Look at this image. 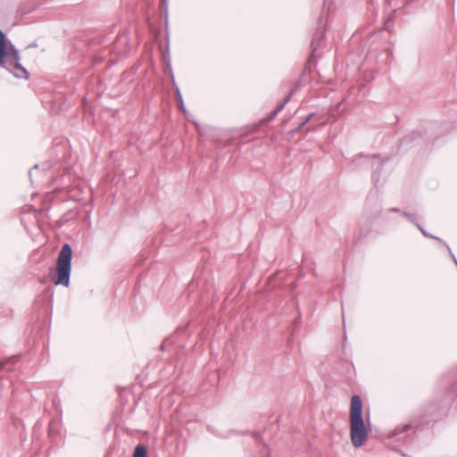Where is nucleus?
<instances>
[{
    "instance_id": "nucleus-1",
    "label": "nucleus",
    "mask_w": 457,
    "mask_h": 457,
    "mask_svg": "<svg viewBox=\"0 0 457 457\" xmlns=\"http://www.w3.org/2000/svg\"><path fill=\"white\" fill-rule=\"evenodd\" d=\"M369 436V429L363 418V405L360 395H354L351 398L350 405V437L354 447L364 445Z\"/></svg>"
},
{
    "instance_id": "nucleus-2",
    "label": "nucleus",
    "mask_w": 457,
    "mask_h": 457,
    "mask_svg": "<svg viewBox=\"0 0 457 457\" xmlns=\"http://www.w3.org/2000/svg\"><path fill=\"white\" fill-rule=\"evenodd\" d=\"M12 53L7 52L6 37L0 29V65L12 72L18 79H28L29 75L26 68L21 64L19 51L12 44Z\"/></svg>"
},
{
    "instance_id": "nucleus-3",
    "label": "nucleus",
    "mask_w": 457,
    "mask_h": 457,
    "mask_svg": "<svg viewBox=\"0 0 457 457\" xmlns=\"http://www.w3.org/2000/svg\"><path fill=\"white\" fill-rule=\"evenodd\" d=\"M72 248L70 244H64L59 252L56 261V286L69 287L71 274Z\"/></svg>"
},
{
    "instance_id": "nucleus-4",
    "label": "nucleus",
    "mask_w": 457,
    "mask_h": 457,
    "mask_svg": "<svg viewBox=\"0 0 457 457\" xmlns=\"http://www.w3.org/2000/svg\"><path fill=\"white\" fill-rule=\"evenodd\" d=\"M412 429L411 424H404L397 426L389 435L387 443L391 442H404L409 436V432Z\"/></svg>"
},
{
    "instance_id": "nucleus-5",
    "label": "nucleus",
    "mask_w": 457,
    "mask_h": 457,
    "mask_svg": "<svg viewBox=\"0 0 457 457\" xmlns=\"http://www.w3.org/2000/svg\"><path fill=\"white\" fill-rule=\"evenodd\" d=\"M325 31L319 28L315 32L313 38L312 40L311 47H312V56H315L316 52L325 46Z\"/></svg>"
},
{
    "instance_id": "nucleus-6",
    "label": "nucleus",
    "mask_w": 457,
    "mask_h": 457,
    "mask_svg": "<svg viewBox=\"0 0 457 457\" xmlns=\"http://www.w3.org/2000/svg\"><path fill=\"white\" fill-rule=\"evenodd\" d=\"M383 166H384V162L382 161L378 162L377 163L371 164V167L373 169L372 180H373L375 186H378V184L380 181V173L383 169Z\"/></svg>"
},
{
    "instance_id": "nucleus-7",
    "label": "nucleus",
    "mask_w": 457,
    "mask_h": 457,
    "mask_svg": "<svg viewBox=\"0 0 457 457\" xmlns=\"http://www.w3.org/2000/svg\"><path fill=\"white\" fill-rule=\"evenodd\" d=\"M420 231L422 233V235H423L425 237L432 238V239H434V240L437 241V242H438V244H441L442 245H444V246L447 249L448 253H451V250H452V249H451V247H450V246H449V245H448L445 241H444L442 238H440V237H436V236H435V235H432L431 233L428 232L424 228H420Z\"/></svg>"
},
{
    "instance_id": "nucleus-8",
    "label": "nucleus",
    "mask_w": 457,
    "mask_h": 457,
    "mask_svg": "<svg viewBox=\"0 0 457 457\" xmlns=\"http://www.w3.org/2000/svg\"><path fill=\"white\" fill-rule=\"evenodd\" d=\"M402 215L405 217L410 222L415 225L419 229L420 228H423L418 221L417 216L413 213H409L406 212H403Z\"/></svg>"
},
{
    "instance_id": "nucleus-9",
    "label": "nucleus",
    "mask_w": 457,
    "mask_h": 457,
    "mask_svg": "<svg viewBox=\"0 0 457 457\" xmlns=\"http://www.w3.org/2000/svg\"><path fill=\"white\" fill-rule=\"evenodd\" d=\"M146 448L143 445H138L135 447L132 457H146Z\"/></svg>"
},
{
    "instance_id": "nucleus-10",
    "label": "nucleus",
    "mask_w": 457,
    "mask_h": 457,
    "mask_svg": "<svg viewBox=\"0 0 457 457\" xmlns=\"http://www.w3.org/2000/svg\"><path fill=\"white\" fill-rule=\"evenodd\" d=\"M295 93V89L291 90L290 94L284 99V101L278 105V107L274 110L278 114L285 107V105L289 102L290 97Z\"/></svg>"
},
{
    "instance_id": "nucleus-11",
    "label": "nucleus",
    "mask_w": 457,
    "mask_h": 457,
    "mask_svg": "<svg viewBox=\"0 0 457 457\" xmlns=\"http://www.w3.org/2000/svg\"><path fill=\"white\" fill-rule=\"evenodd\" d=\"M396 12H397V9H394L393 10L391 15L387 18V20L385 22V29H390L391 27H393V25H394V18H395V14Z\"/></svg>"
},
{
    "instance_id": "nucleus-12",
    "label": "nucleus",
    "mask_w": 457,
    "mask_h": 457,
    "mask_svg": "<svg viewBox=\"0 0 457 457\" xmlns=\"http://www.w3.org/2000/svg\"><path fill=\"white\" fill-rule=\"evenodd\" d=\"M418 137H420V132L414 131L412 134L404 137L403 139V143H409V142L416 139Z\"/></svg>"
},
{
    "instance_id": "nucleus-13",
    "label": "nucleus",
    "mask_w": 457,
    "mask_h": 457,
    "mask_svg": "<svg viewBox=\"0 0 457 457\" xmlns=\"http://www.w3.org/2000/svg\"><path fill=\"white\" fill-rule=\"evenodd\" d=\"M166 40H167V54L163 55V59L166 60V58L168 59V67L170 70H171V66H170V42H169V34H168V31L166 32Z\"/></svg>"
},
{
    "instance_id": "nucleus-14",
    "label": "nucleus",
    "mask_w": 457,
    "mask_h": 457,
    "mask_svg": "<svg viewBox=\"0 0 457 457\" xmlns=\"http://www.w3.org/2000/svg\"><path fill=\"white\" fill-rule=\"evenodd\" d=\"M314 116V113L312 112L310 114H308L303 120V121L299 124L298 128L296 129V131L301 129L307 122H309L312 117Z\"/></svg>"
},
{
    "instance_id": "nucleus-15",
    "label": "nucleus",
    "mask_w": 457,
    "mask_h": 457,
    "mask_svg": "<svg viewBox=\"0 0 457 457\" xmlns=\"http://www.w3.org/2000/svg\"><path fill=\"white\" fill-rule=\"evenodd\" d=\"M171 80H172V84H173V86L175 87V89H176V96H178L179 100H182L183 98H182L181 93L179 91V88L178 87V86L175 83V79H174L173 75H171Z\"/></svg>"
},
{
    "instance_id": "nucleus-16",
    "label": "nucleus",
    "mask_w": 457,
    "mask_h": 457,
    "mask_svg": "<svg viewBox=\"0 0 457 457\" xmlns=\"http://www.w3.org/2000/svg\"><path fill=\"white\" fill-rule=\"evenodd\" d=\"M375 204H376V209H375V211H374V214H375V215H378V214H379V213H380V212H381V204H380V202L378 201V199H376V203H375Z\"/></svg>"
},
{
    "instance_id": "nucleus-17",
    "label": "nucleus",
    "mask_w": 457,
    "mask_h": 457,
    "mask_svg": "<svg viewBox=\"0 0 457 457\" xmlns=\"http://www.w3.org/2000/svg\"><path fill=\"white\" fill-rule=\"evenodd\" d=\"M362 157H364V158H365V159H367V160H369V159H370V157H369V156L360 154V155H358V156H356V157H354V158H353V160L352 161V163H353V164H357V161H358V159H359V158H362Z\"/></svg>"
},
{
    "instance_id": "nucleus-18",
    "label": "nucleus",
    "mask_w": 457,
    "mask_h": 457,
    "mask_svg": "<svg viewBox=\"0 0 457 457\" xmlns=\"http://www.w3.org/2000/svg\"><path fill=\"white\" fill-rule=\"evenodd\" d=\"M370 229H367L365 233H363L361 230L360 231L359 235L356 237L357 240L361 239L362 237H366L369 233Z\"/></svg>"
},
{
    "instance_id": "nucleus-19",
    "label": "nucleus",
    "mask_w": 457,
    "mask_h": 457,
    "mask_svg": "<svg viewBox=\"0 0 457 457\" xmlns=\"http://www.w3.org/2000/svg\"><path fill=\"white\" fill-rule=\"evenodd\" d=\"M278 115L277 112H275L274 110L272 112H270L267 117V120H271L272 119H274L276 116Z\"/></svg>"
},
{
    "instance_id": "nucleus-20",
    "label": "nucleus",
    "mask_w": 457,
    "mask_h": 457,
    "mask_svg": "<svg viewBox=\"0 0 457 457\" xmlns=\"http://www.w3.org/2000/svg\"><path fill=\"white\" fill-rule=\"evenodd\" d=\"M179 109H180L184 113H187V109H186V107H185V104H184V101H183V99H182V100H179Z\"/></svg>"
},
{
    "instance_id": "nucleus-21",
    "label": "nucleus",
    "mask_w": 457,
    "mask_h": 457,
    "mask_svg": "<svg viewBox=\"0 0 457 457\" xmlns=\"http://www.w3.org/2000/svg\"><path fill=\"white\" fill-rule=\"evenodd\" d=\"M119 41H122L124 42L125 44L128 43V37L127 36L123 35V36H120L119 38H118Z\"/></svg>"
},
{
    "instance_id": "nucleus-22",
    "label": "nucleus",
    "mask_w": 457,
    "mask_h": 457,
    "mask_svg": "<svg viewBox=\"0 0 457 457\" xmlns=\"http://www.w3.org/2000/svg\"><path fill=\"white\" fill-rule=\"evenodd\" d=\"M451 258L453 259V262L455 263V265L457 266V258L455 257V255L453 254V253L451 251V253H449Z\"/></svg>"
},
{
    "instance_id": "nucleus-23",
    "label": "nucleus",
    "mask_w": 457,
    "mask_h": 457,
    "mask_svg": "<svg viewBox=\"0 0 457 457\" xmlns=\"http://www.w3.org/2000/svg\"><path fill=\"white\" fill-rule=\"evenodd\" d=\"M38 169V165L36 164L29 171V178L31 179V175H32V170H37Z\"/></svg>"
},
{
    "instance_id": "nucleus-24",
    "label": "nucleus",
    "mask_w": 457,
    "mask_h": 457,
    "mask_svg": "<svg viewBox=\"0 0 457 457\" xmlns=\"http://www.w3.org/2000/svg\"><path fill=\"white\" fill-rule=\"evenodd\" d=\"M370 205V198H368L367 204H366V209L369 210Z\"/></svg>"
},
{
    "instance_id": "nucleus-25",
    "label": "nucleus",
    "mask_w": 457,
    "mask_h": 457,
    "mask_svg": "<svg viewBox=\"0 0 457 457\" xmlns=\"http://www.w3.org/2000/svg\"><path fill=\"white\" fill-rule=\"evenodd\" d=\"M389 211L394 212H400V210L398 208H391Z\"/></svg>"
},
{
    "instance_id": "nucleus-26",
    "label": "nucleus",
    "mask_w": 457,
    "mask_h": 457,
    "mask_svg": "<svg viewBox=\"0 0 457 457\" xmlns=\"http://www.w3.org/2000/svg\"><path fill=\"white\" fill-rule=\"evenodd\" d=\"M392 0H385V4L389 6L391 5Z\"/></svg>"
},
{
    "instance_id": "nucleus-27",
    "label": "nucleus",
    "mask_w": 457,
    "mask_h": 457,
    "mask_svg": "<svg viewBox=\"0 0 457 457\" xmlns=\"http://www.w3.org/2000/svg\"><path fill=\"white\" fill-rule=\"evenodd\" d=\"M4 366H5V362H3V361H0V370L4 369Z\"/></svg>"
},
{
    "instance_id": "nucleus-28",
    "label": "nucleus",
    "mask_w": 457,
    "mask_h": 457,
    "mask_svg": "<svg viewBox=\"0 0 457 457\" xmlns=\"http://www.w3.org/2000/svg\"><path fill=\"white\" fill-rule=\"evenodd\" d=\"M37 45L35 43H32L29 46V47H33V46H36Z\"/></svg>"
},
{
    "instance_id": "nucleus-29",
    "label": "nucleus",
    "mask_w": 457,
    "mask_h": 457,
    "mask_svg": "<svg viewBox=\"0 0 457 457\" xmlns=\"http://www.w3.org/2000/svg\"><path fill=\"white\" fill-rule=\"evenodd\" d=\"M372 158L376 159V158H378V155L374 154V155H372Z\"/></svg>"
},
{
    "instance_id": "nucleus-30",
    "label": "nucleus",
    "mask_w": 457,
    "mask_h": 457,
    "mask_svg": "<svg viewBox=\"0 0 457 457\" xmlns=\"http://www.w3.org/2000/svg\"><path fill=\"white\" fill-rule=\"evenodd\" d=\"M455 386H456L455 385H453L452 390H455Z\"/></svg>"
}]
</instances>
